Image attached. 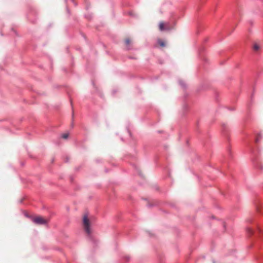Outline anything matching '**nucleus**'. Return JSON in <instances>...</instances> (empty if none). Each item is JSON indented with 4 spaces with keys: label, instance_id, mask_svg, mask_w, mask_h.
I'll list each match as a JSON object with an SVG mask.
<instances>
[{
    "label": "nucleus",
    "instance_id": "nucleus-8",
    "mask_svg": "<svg viewBox=\"0 0 263 263\" xmlns=\"http://www.w3.org/2000/svg\"><path fill=\"white\" fill-rule=\"evenodd\" d=\"M125 43L127 46H128L130 45L131 43V41L129 38H126L125 40Z\"/></svg>",
    "mask_w": 263,
    "mask_h": 263
},
{
    "label": "nucleus",
    "instance_id": "nucleus-2",
    "mask_svg": "<svg viewBox=\"0 0 263 263\" xmlns=\"http://www.w3.org/2000/svg\"><path fill=\"white\" fill-rule=\"evenodd\" d=\"M32 220L34 223L39 225L46 224L49 221L48 219H45L40 216L34 217L32 218Z\"/></svg>",
    "mask_w": 263,
    "mask_h": 263
},
{
    "label": "nucleus",
    "instance_id": "nucleus-3",
    "mask_svg": "<svg viewBox=\"0 0 263 263\" xmlns=\"http://www.w3.org/2000/svg\"><path fill=\"white\" fill-rule=\"evenodd\" d=\"M246 231L247 235L248 237L251 236L255 233L254 231L250 228H247Z\"/></svg>",
    "mask_w": 263,
    "mask_h": 263
},
{
    "label": "nucleus",
    "instance_id": "nucleus-5",
    "mask_svg": "<svg viewBox=\"0 0 263 263\" xmlns=\"http://www.w3.org/2000/svg\"><path fill=\"white\" fill-rule=\"evenodd\" d=\"M165 24L163 22H160L159 24V29L160 31H162L165 29Z\"/></svg>",
    "mask_w": 263,
    "mask_h": 263
},
{
    "label": "nucleus",
    "instance_id": "nucleus-6",
    "mask_svg": "<svg viewBox=\"0 0 263 263\" xmlns=\"http://www.w3.org/2000/svg\"><path fill=\"white\" fill-rule=\"evenodd\" d=\"M253 49L254 51H258L259 49H260V46L258 44H257V43H255L254 45H253Z\"/></svg>",
    "mask_w": 263,
    "mask_h": 263
},
{
    "label": "nucleus",
    "instance_id": "nucleus-7",
    "mask_svg": "<svg viewBox=\"0 0 263 263\" xmlns=\"http://www.w3.org/2000/svg\"><path fill=\"white\" fill-rule=\"evenodd\" d=\"M263 234V232L259 229H257V231L256 232H255V234L257 237H260V236Z\"/></svg>",
    "mask_w": 263,
    "mask_h": 263
},
{
    "label": "nucleus",
    "instance_id": "nucleus-4",
    "mask_svg": "<svg viewBox=\"0 0 263 263\" xmlns=\"http://www.w3.org/2000/svg\"><path fill=\"white\" fill-rule=\"evenodd\" d=\"M158 44L161 47H164L165 46V43L164 41H163L161 39H158L157 40Z\"/></svg>",
    "mask_w": 263,
    "mask_h": 263
},
{
    "label": "nucleus",
    "instance_id": "nucleus-1",
    "mask_svg": "<svg viewBox=\"0 0 263 263\" xmlns=\"http://www.w3.org/2000/svg\"><path fill=\"white\" fill-rule=\"evenodd\" d=\"M82 227L87 236L90 237L93 233V230L91 226L90 220L87 214H85L83 216L82 220Z\"/></svg>",
    "mask_w": 263,
    "mask_h": 263
},
{
    "label": "nucleus",
    "instance_id": "nucleus-9",
    "mask_svg": "<svg viewBox=\"0 0 263 263\" xmlns=\"http://www.w3.org/2000/svg\"><path fill=\"white\" fill-rule=\"evenodd\" d=\"M68 134H67V133L63 134L62 135V137L63 139H67L68 138Z\"/></svg>",
    "mask_w": 263,
    "mask_h": 263
}]
</instances>
